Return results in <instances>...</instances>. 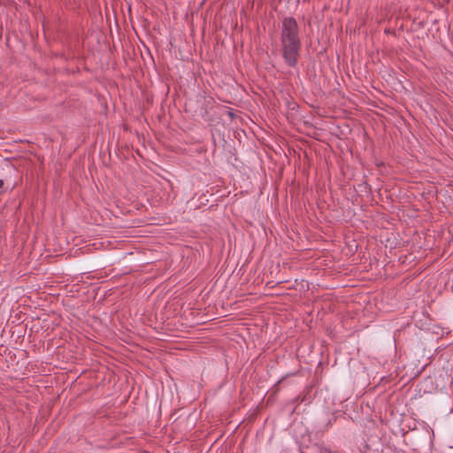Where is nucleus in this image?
<instances>
[{"mask_svg":"<svg viewBox=\"0 0 453 453\" xmlns=\"http://www.w3.org/2000/svg\"><path fill=\"white\" fill-rule=\"evenodd\" d=\"M280 43L285 63L288 66L294 67L300 54L301 40L297 22L292 17L285 18L282 20Z\"/></svg>","mask_w":453,"mask_h":453,"instance_id":"nucleus-1","label":"nucleus"},{"mask_svg":"<svg viewBox=\"0 0 453 453\" xmlns=\"http://www.w3.org/2000/svg\"><path fill=\"white\" fill-rule=\"evenodd\" d=\"M4 185V181L2 180H0V188L3 187Z\"/></svg>","mask_w":453,"mask_h":453,"instance_id":"nucleus-2","label":"nucleus"}]
</instances>
